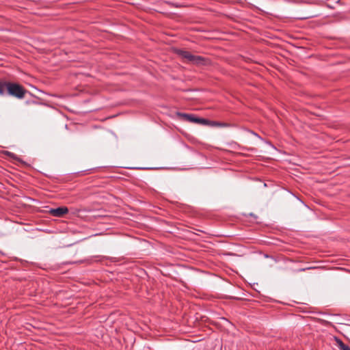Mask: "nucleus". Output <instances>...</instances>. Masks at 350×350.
<instances>
[{
	"label": "nucleus",
	"mask_w": 350,
	"mask_h": 350,
	"mask_svg": "<svg viewBox=\"0 0 350 350\" xmlns=\"http://www.w3.org/2000/svg\"><path fill=\"white\" fill-rule=\"evenodd\" d=\"M8 90L10 95L18 98H24L26 90L18 83L0 81V95L4 94L5 90Z\"/></svg>",
	"instance_id": "nucleus-1"
},
{
	"label": "nucleus",
	"mask_w": 350,
	"mask_h": 350,
	"mask_svg": "<svg viewBox=\"0 0 350 350\" xmlns=\"http://www.w3.org/2000/svg\"><path fill=\"white\" fill-rule=\"evenodd\" d=\"M177 53L180 55L183 58L187 59L188 62L194 64H204V58L201 56L193 55L191 53L187 51L178 50Z\"/></svg>",
	"instance_id": "nucleus-2"
},
{
	"label": "nucleus",
	"mask_w": 350,
	"mask_h": 350,
	"mask_svg": "<svg viewBox=\"0 0 350 350\" xmlns=\"http://www.w3.org/2000/svg\"><path fill=\"white\" fill-rule=\"evenodd\" d=\"M49 213L53 217H61L68 213V208L66 206H60L56 208H51Z\"/></svg>",
	"instance_id": "nucleus-3"
},
{
	"label": "nucleus",
	"mask_w": 350,
	"mask_h": 350,
	"mask_svg": "<svg viewBox=\"0 0 350 350\" xmlns=\"http://www.w3.org/2000/svg\"><path fill=\"white\" fill-rule=\"evenodd\" d=\"M177 115L185 121L195 123L196 116L192 114L178 113Z\"/></svg>",
	"instance_id": "nucleus-4"
},
{
	"label": "nucleus",
	"mask_w": 350,
	"mask_h": 350,
	"mask_svg": "<svg viewBox=\"0 0 350 350\" xmlns=\"http://www.w3.org/2000/svg\"><path fill=\"white\" fill-rule=\"evenodd\" d=\"M195 123L206 126L211 125V121L208 120L198 117H196Z\"/></svg>",
	"instance_id": "nucleus-5"
},
{
	"label": "nucleus",
	"mask_w": 350,
	"mask_h": 350,
	"mask_svg": "<svg viewBox=\"0 0 350 350\" xmlns=\"http://www.w3.org/2000/svg\"><path fill=\"white\" fill-rule=\"evenodd\" d=\"M338 347L341 350H350V347L345 345L341 340L338 342Z\"/></svg>",
	"instance_id": "nucleus-6"
},
{
	"label": "nucleus",
	"mask_w": 350,
	"mask_h": 350,
	"mask_svg": "<svg viewBox=\"0 0 350 350\" xmlns=\"http://www.w3.org/2000/svg\"><path fill=\"white\" fill-rule=\"evenodd\" d=\"M210 126H226V124H223V123H219V122H217L211 121V125Z\"/></svg>",
	"instance_id": "nucleus-7"
},
{
	"label": "nucleus",
	"mask_w": 350,
	"mask_h": 350,
	"mask_svg": "<svg viewBox=\"0 0 350 350\" xmlns=\"http://www.w3.org/2000/svg\"><path fill=\"white\" fill-rule=\"evenodd\" d=\"M310 269H312V267H307V268L300 269H299V271H304Z\"/></svg>",
	"instance_id": "nucleus-8"
},
{
	"label": "nucleus",
	"mask_w": 350,
	"mask_h": 350,
	"mask_svg": "<svg viewBox=\"0 0 350 350\" xmlns=\"http://www.w3.org/2000/svg\"><path fill=\"white\" fill-rule=\"evenodd\" d=\"M7 154L9 155L11 157H14V153H12V152H7Z\"/></svg>",
	"instance_id": "nucleus-9"
}]
</instances>
